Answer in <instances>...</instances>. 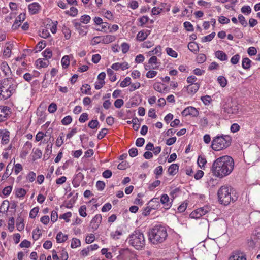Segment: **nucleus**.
<instances>
[{
  "instance_id": "1",
  "label": "nucleus",
  "mask_w": 260,
  "mask_h": 260,
  "mask_svg": "<svg viewBox=\"0 0 260 260\" xmlns=\"http://www.w3.org/2000/svg\"><path fill=\"white\" fill-rule=\"evenodd\" d=\"M234 167L233 159L231 156L225 155L217 158L214 161L211 170L215 176L222 178L232 172Z\"/></svg>"
},
{
  "instance_id": "2",
  "label": "nucleus",
  "mask_w": 260,
  "mask_h": 260,
  "mask_svg": "<svg viewBox=\"0 0 260 260\" xmlns=\"http://www.w3.org/2000/svg\"><path fill=\"white\" fill-rule=\"evenodd\" d=\"M168 237L167 229L165 226L157 224L149 230L148 239L153 244L163 243Z\"/></svg>"
},
{
  "instance_id": "3",
  "label": "nucleus",
  "mask_w": 260,
  "mask_h": 260,
  "mask_svg": "<svg viewBox=\"0 0 260 260\" xmlns=\"http://www.w3.org/2000/svg\"><path fill=\"white\" fill-rule=\"evenodd\" d=\"M126 241L137 250H141L145 245L144 234L139 230L135 231L134 233L129 235Z\"/></svg>"
},
{
  "instance_id": "4",
  "label": "nucleus",
  "mask_w": 260,
  "mask_h": 260,
  "mask_svg": "<svg viewBox=\"0 0 260 260\" xmlns=\"http://www.w3.org/2000/svg\"><path fill=\"white\" fill-rule=\"evenodd\" d=\"M231 137L229 135L217 136L212 142L211 147L215 151H219L228 147L231 144Z\"/></svg>"
},
{
  "instance_id": "5",
  "label": "nucleus",
  "mask_w": 260,
  "mask_h": 260,
  "mask_svg": "<svg viewBox=\"0 0 260 260\" xmlns=\"http://www.w3.org/2000/svg\"><path fill=\"white\" fill-rule=\"evenodd\" d=\"M232 188L228 186H222L218 191L219 202L224 205L230 204L233 199L231 196Z\"/></svg>"
},
{
  "instance_id": "6",
  "label": "nucleus",
  "mask_w": 260,
  "mask_h": 260,
  "mask_svg": "<svg viewBox=\"0 0 260 260\" xmlns=\"http://www.w3.org/2000/svg\"><path fill=\"white\" fill-rule=\"evenodd\" d=\"M136 255L128 248L120 249L119 255L117 256V260H136Z\"/></svg>"
},
{
  "instance_id": "7",
  "label": "nucleus",
  "mask_w": 260,
  "mask_h": 260,
  "mask_svg": "<svg viewBox=\"0 0 260 260\" xmlns=\"http://www.w3.org/2000/svg\"><path fill=\"white\" fill-rule=\"evenodd\" d=\"M17 85L14 84L10 85L8 88L0 86L1 95L2 100L7 99L15 91Z\"/></svg>"
},
{
  "instance_id": "8",
  "label": "nucleus",
  "mask_w": 260,
  "mask_h": 260,
  "mask_svg": "<svg viewBox=\"0 0 260 260\" xmlns=\"http://www.w3.org/2000/svg\"><path fill=\"white\" fill-rule=\"evenodd\" d=\"M224 111L228 114H236L238 112L239 107L232 102L224 104L223 106Z\"/></svg>"
},
{
  "instance_id": "9",
  "label": "nucleus",
  "mask_w": 260,
  "mask_h": 260,
  "mask_svg": "<svg viewBox=\"0 0 260 260\" xmlns=\"http://www.w3.org/2000/svg\"><path fill=\"white\" fill-rule=\"evenodd\" d=\"M10 108L8 106H0V122L6 121L10 113Z\"/></svg>"
},
{
  "instance_id": "10",
  "label": "nucleus",
  "mask_w": 260,
  "mask_h": 260,
  "mask_svg": "<svg viewBox=\"0 0 260 260\" xmlns=\"http://www.w3.org/2000/svg\"><path fill=\"white\" fill-rule=\"evenodd\" d=\"M184 116L191 115L193 117H197L199 115V111L196 108L192 106H189L186 108L181 113Z\"/></svg>"
},
{
  "instance_id": "11",
  "label": "nucleus",
  "mask_w": 260,
  "mask_h": 260,
  "mask_svg": "<svg viewBox=\"0 0 260 260\" xmlns=\"http://www.w3.org/2000/svg\"><path fill=\"white\" fill-rule=\"evenodd\" d=\"M102 221V215L96 214L91 220L90 226L93 230H97Z\"/></svg>"
},
{
  "instance_id": "12",
  "label": "nucleus",
  "mask_w": 260,
  "mask_h": 260,
  "mask_svg": "<svg viewBox=\"0 0 260 260\" xmlns=\"http://www.w3.org/2000/svg\"><path fill=\"white\" fill-rule=\"evenodd\" d=\"M229 260H246V257L243 253L236 251L232 253Z\"/></svg>"
},
{
  "instance_id": "13",
  "label": "nucleus",
  "mask_w": 260,
  "mask_h": 260,
  "mask_svg": "<svg viewBox=\"0 0 260 260\" xmlns=\"http://www.w3.org/2000/svg\"><path fill=\"white\" fill-rule=\"evenodd\" d=\"M41 8L38 3L34 2L28 5V8L29 12L31 14H35L39 12Z\"/></svg>"
},
{
  "instance_id": "14",
  "label": "nucleus",
  "mask_w": 260,
  "mask_h": 260,
  "mask_svg": "<svg viewBox=\"0 0 260 260\" xmlns=\"http://www.w3.org/2000/svg\"><path fill=\"white\" fill-rule=\"evenodd\" d=\"M129 68L128 63L126 62L122 63H115L111 66V68L113 70L117 71L121 69L122 70H124Z\"/></svg>"
},
{
  "instance_id": "15",
  "label": "nucleus",
  "mask_w": 260,
  "mask_h": 260,
  "mask_svg": "<svg viewBox=\"0 0 260 260\" xmlns=\"http://www.w3.org/2000/svg\"><path fill=\"white\" fill-rule=\"evenodd\" d=\"M160 202L164 205L165 208L169 209L171 206V202H170L169 196L167 194H164L161 196L160 199Z\"/></svg>"
},
{
  "instance_id": "16",
  "label": "nucleus",
  "mask_w": 260,
  "mask_h": 260,
  "mask_svg": "<svg viewBox=\"0 0 260 260\" xmlns=\"http://www.w3.org/2000/svg\"><path fill=\"white\" fill-rule=\"evenodd\" d=\"M150 31L148 30H142L139 31L137 35L138 41L142 42L145 40L150 34Z\"/></svg>"
},
{
  "instance_id": "17",
  "label": "nucleus",
  "mask_w": 260,
  "mask_h": 260,
  "mask_svg": "<svg viewBox=\"0 0 260 260\" xmlns=\"http://www.w3.org/2000/svg\"><path fill=\"white\" fill-rule=\"evenodd\" d=\"M187 91L188 93L194 94L200 88V84L195 83L193 84H190L186 87Z\"/></svg>"
},
{
  "instance_id": "18",
  "label": "nucleus",
  "mask_w": 260,
  "mask_h": 260,
  "mask_svg": "<svg viewBox=\"0 0 260 260\" xmlns=\"http://www.w3.org/2000/svg\"><path fill=\"white\" fill-rule=\"evenodd\" d=\"M37 68H45L49 64V61L46 59H38L36 61Z\"/></svg>"
},
{
  "instance_id": "19",
  "label": "nucleus",
  "mask_w": 260,
  "mask_h": 260,
  "mask_svg": "<svg viewBox=\"0 0 260 260\" xmlns=\"http://www.w3.org/2000/svg\"><path fill=\"white\" fill-rule=\"evenodd\" d=\"M9 132L5 131L3 132H0V136L2 137L1 143L3 144H7L9 142Z\"/></svg>"
},
{
  "instance_id": "20",
  "label": "nucleus",
  "mask_w": 260,
  "mask_h": 260,
  "mask_svg": "<svg viewBox=\"0 0 260 260\" xmlns=\"http://www.w3.org/2000/svg\"><path fill=\"white\" fill-rule=\"evenodd\" d=\"M0 68L5 76H8L9 73H11L10 68L8 63L5 61H4L1 63Z\"/></svg>"
},
{
  "instance_id": "21",
  "label": "nucleus",
  "mask_w": 260,
  "mask_h": 260,
  "mask_svg": "<svg viewBox=\"0 0 260 260\" xmlns=\"http://www.w3.org/2000/svg\"><path fill=\"white\" fill-rule=\"evenodd\" d=\"M188 48L191 52L197 53L199 51L198 44L194 42H191L188 44Z\"/></svg>"
},
{
  "instance_id": "22",
  "label": "nucleus",
  "mask_w": 260,
  "mask_h": 260,
  "mask_svg": "<svg viewBox=\"0 0 260 260\" xmlns=\"http://www.w3.org/2000/svg\"><path fill=\"white\" fill-rule=\"evenodd\" d=\"M116 37L113 35H106L104 36L102 39V43L104 44H109L114 41Z\"/></svg>"
},
{
  "instance_id": "23",
  "label": "nucleus",
  "mask_w": 260,
  "mask_h": 260,
  "mask_svg": "<svg viewBox=\"0 0 260 260\" xmlns=\"http://www.w3.org/2000/svg\"><path fill=\"white\" fill-rule=\"evenodd\" d=\"M25 15L20 14L19 16L16 19L14 23L12 26V28L14 29L18 28L20 26V23L21 21H23L25 19Z\"/></svg>"
},
{
  "instance_id": "24",
  "label": "nucleus",
  "mask_w": 260,
  "mask_h": 260,
  "mask_svg": "<svg viewBox=\"0 0 260 260\" xmlns=\"http://www.w3.org/2000/svg\"><path fill=\"white\" fill-rule=\"evenodd\" d=\"M149 206L153 209H156L160 206L159 199L157 198H153L149 202Z\"/></svg>"
},
{
  "instance_id": "25",
  "label": "nucleus",
  "mask_w": 260,
  "mask_h": 260,
  "mask_svg": "<svg viewBox=\"0 0 260 260\" xmlns=\"http://www.w3.org/2000/svg\"><path fill=\"white\" fill-rule=\"evenodd\" d=\"M215 54L216 57H217L218 59L220 60L221 61H225L228 59L227 55L222 51H217L215 52Z\"/></svg>"
},
{
  "instance_id": "26",
  "label": "nucleus",
  "mask_w": 260,
  "mask_h": 260,
  "mask_svg": "<svg viewBox=\"0 0 260 260\" xmlns=\"http://www.w3.org/2000/svg\"><path fill=\"white\" fill-rule=\"evenodd\" d=\"M68 236L67 235H63L61 232H59L56 236V239L57 243H62L67 240Z\"/></svg>"
},
{
  "instance_id": "27",
  "label": "nucleus",
  "mask_w": 260,
  "mask_h": 260,
  "mask_svg": "<svg viewBox=\"0 0 260 260\" xmlns=\"http://www.w3.org/2000/svg\"><path fill=\"white\" fill-rule=\"evenodd\" d=\"M23 218L21 216L17 218L16 220V227L18 231H21L24 228V223Z\"/></svg>"
},
{
  "instance_id": "28",
  "label": "nucleus",
  "mask_w": 260,
  "mask_h": 260,
  "mask_svg": "<svg viewBox=\"0 0 260 260\" xmlns=\"http://www.w3.org/2000/svg\"><path fill=\"white\" fill-rule=\"evenodd\" d=\"M179 166L176 164H172L168 169V172L170 175H173L177 173L178 171Z\"/></svg>"
},
{
  "instance_id": "29",
  "label": "nucleus",
  "mask_w": 260,
  "mask_h": 260,
  "mask_svg": "<svg viewBox=\"0 0 260 260\" xmlns=\"http://www.w3.org/2000/svg\"><path fill=\"white\" fill-rule=\"evenodd\" d=\"M202 216H203L211 211V208L209 206H205L197 209Z\"/></svg>"
},
{
  "instance_id": "30",
  "label": "nucleus",
  "mask_w": 260,
  "mask_h": 260,
  "mask_svg": "<svg viewBox=\"0 0 260 260\" xmlns=\"http://www.w3.org/2000/svg\"><path fill=\"white\" fill-rule=\"evenodd\" d=\"M207 162L205 157L199 156L198 158V164L201 168L204 169Z\"/></svg>"
},
{
  "instance_id": "31",
  "label": "nucleus",
  "mask_w": 260,
  "mask_h": 260,
  "mask_svg": "<svg viewBox=\"0 0 260 260\" xmlns=\"http://www.w3.org/2000/svg\"><path fill=\"white\" fill-rule=\"evenodd\" d=\"M251 61L248 58H244L242 60V66L244 69H248L250 67Z\"/></svg>"
},
{
  "instance_id": "32",
  "label": "nucleus",
  "mask_w": 260,
  "mask_h": 260,
  "mask_svg": "<svg viewBox=\"0 0 260 260\" xmlns=\"http://www.w3.org/2000/svg\"><path fill=\"white\" fill-rule=\"evenodd\" d=\"M153 88L155 90L159 92H161L164 90L166 87L165 85L163 84L160 83H156L154 84Z\"/></svg>"
},
{
  "instance_id": "33",
  "label": "nucleus",
  "mask_w": 260,
  "mask_h": 260,
  "mask_svg": "<svg viewBox=\"0 0 260 260\" xmlns=\"http://www.w3.org/2000/svg\"><path fill=\"white\" fill-rule=\"evenodd\" d=\"M62 31L64 35L65 38L67 40H68L70 38L71 36V31L68 27L64 26L62 27Z\"/></svg>"
},
{
  "instance_id": "34",
  "label": "nucleus",
  "mask_w": 260,
  "mask_h": 260,
  "mask_svg": "<svg viewBox=\"0 0 260 260\" xmlns=\"http://www.w3.org/2000/svg\"><path fill=\"white\" fill-rule=\"evenodd\" d=\"M161 46L158 45L156 46L153 50L149 52V55H152V54H156L158 56H159L161 52Z\"/></svg>"
},
{
  "instance_id": "35",
  "label": "nucleus",
  "mask_w": 260,
  "mask_h": 260,
  "mask_svg": "<svg viewBox=\"0 0 260 260\" xmlns=\"http://www.w3.org/2000/svg\"><path fill=\"white\" fill-rule=\"evenodd\" d=\"M46 46V43L45 41H40L36 46V52L41 51Z\"/></svg>"
},
{
  "instance_id": "36",
  "label": "nucleus",
  "mask_w": 260,
  "mask_h": 260,
  "mask_svg": "<svg viewBox=\"0 0 260 260\" xmlns=\"http://www.w3.org/2000/svg\"><path fill=\"white\" fill-rule=\"evenodd\" d=\"M217 81L218 83L222 87H225L226 85H227V80L224 77L222 76H219L218 77Z\"/></svg>"
},
{
  "instance_id": "37",
  "label": "nucleus",
  "mask_w": 260,
  "mask_h": 260,
  "mask_svg": "<svg viewBox=\"0 0 260 260\" xmlns=\"http://www.w3.org/2000/svg\"><path fill=\"white\" fill-rule=\"evenodd\" d=\"M131 84V79L129 77H126L120 83V86L121 87H125Z\"/></svg>"
},
{
  "instance_id": "38",
  "label": "nucleus",
  "mask_w": 260,
  "mask_h": 260,
  "mask_svg": "<svg viewBox=\"0 0 260 260\" xmlns=\"http://www.w3.org/2000/svg\"><path fill=\"white\" fill-rule=\"evenodd\" d=\"M81 245V242L79 239L74 238L72 240L71 247L72 248H76Z\"/></svg>"
},
{
  "instance_id": "39",
  "label": "nucleus",
  "mask_w": 260,
  "mask_h": 260,
  "mask_svg": "<svg viewBox=\"0 0 260 260\" xmlns=\"http://www.w3.org/2000/svg\"><path fill=\"white\" fill-rule=\"evenodd\" d=\"M149 18L147 16H143L139 18L138 20L140 22V26H143L149 21Z\"/></svg>"
},
{
  "instance_id": "40",
  "label": "nucleus",
  "mask_w": 260,
  "mask_h": 260,
  "mask_svg": "<svg viewBox=\"0 0 260 260\" xmlns=\"http://www.w3.org/2000/svg\"><path fill=\"white\" fill-rule=\"evenodd\" d=\"M166 50L167 54L169 56L174 58L177 57V53L175 50H173L171 48L168 47L166 49Z\"/></svg>"
},
{
  "instance_id": "41",
  "label": "nucleus",
  "mask_w": 260,
  "mask_h": 260,
  "mask_svg": "<svg viewBox=\"0 0 260 260\" xmlns=\"http://www.w3.org/2000/svg\"><path fill=\"white\" fill-rule=\"evenodd\" d=\"M41 235V230L39 229H36L32 232V238L34 240H38Z\"/></svg>"
},
{
  "instance_id": "42",
  "label": "nucleus",
  "mask_w": 260,
  "mask_h": 260,
  "mask_svg": "<svg viewBox=\"0 0 260 260\" xmlns=\"http://www.w3.org/2000/svg\"><path fill=\"white\" fill-rule=\"evenodd\" d=\"M61 64L64 68H67L70 64V60L69 56L66 55L62 57L61 59Z\"/></svg>"
},
{
  "instance_id": "43",
  "label": "nucleus",
  "mask_w": 260,
  "mask_h": 260,
  "mask_svg": "<svg viewBox=\"0 0 260 260\" xmlns=\"http://www.w3.org/2000/svg\"><path fill=\"white\" fill-rule=\"evenodd\" d=\"M107 74L110 76V80L112 82H114L116 80V75L114 74V72L111 69H108L107 70Z\"/></svg>"
},
{
  "instance_id": "44",
  "label": "nucleus",
  "mask_w": 260,
  "mask_h": 260,
  "mask_svg": "<svg viewBox=\"0 0 260 260\" xmlns=\"http://www.w3.org/2000/svg\"><path fill=\"white\" fill-rule=\"evenodd\" d=\"M36 177V174L35 172L31 171L28 173L26 176V179L30 182H32L35 181Z\"/></svg>"
},
{
  "instance_id": "45",
  "label": "nucleus",
  "mask_w": 260,
  "mask_h": 260,
  "mask_svg": "<svg viewBox=\"0 0 260 260\" xmlns=\"http://www.w3.org/2000/svg\"><path fill=\"white\" fill-rule=\"evenodd\" d=\"M201 100L205 105H209L212 101V98L210 95H207L202 96Z\"/></svg>"
},
{
  "instance_id": "46",
  "label": "nucleus",
  "mask_w": 260,
  "mask_h": 260,
  "mask_svg": "<svg viewBox=\"0 0 260 260\" xmlns=\"http://www.w3.org/2000/svg\"><path fill=\"white\" fill-rule=\"evenodd\" d=\"M31 147L32 144L31 142L27 141L25 143L23 149L26 154H28V152L30 151Z\"/></svg>"
},
{
  "instance_id": "47",
  "label": "nucleus",
  "mask_w": 260,
  "mask_h": 260,
  "mask_svg": "<svg viewBox=\"0 0 260 260\" xmlns=\"http://www.w3.org/2000/svg\"><path fill=\"white\" fill-rule=\"evenodd\" d=\"M215 32H213L211 34H210L209 35H207L206 36L204 37L202 39V41L205 42H209L211 41L215 37Z\"/></svg>"
},
{
  "instance_id": "48",
  "label": "nucleus",
  "mask_w": 260,
  "mask_h": 260,
  "mask_svg": "<svg viewBox=\"0 0 260 260\" xmlns=\"http://www.w3.org/2000/svg\"><path fill=\"white\" fill-rule=\"evenodd\" d=\"M127 7L131 8L133 10H135L138 8L139 3L137 1L132 0L129 2Z\"/></svg>"
},
{
  "instance_id": "49",
  "label": "nucleus",
  "mask_w": 260,
  "mask_h": 260,
  "mask_svg": "<svg viewBox=\"0 0 260 260\" xmlns=\"http://www.w3.org/2000/svg\"><path fill=\"white\" fill-rule=\"evenodd\" d=\"M39 210V208L38 207H34L30 210L29 213V217L31 218H34L37 215Z\"/></svg>"
},
{
  "instance_id": "50",
  "label": "nucleus",
  "mask_w": 260,
  "mask_h": 260,
  "mask_svg": "<svg viewBox=\"0 0 260 260\" xmlns=\"http://www.w3.org/2000/svg\"><path fill=\"white\" fill-rule=\"evenodd\" d=\"M190 218H194V219H199L200 218L201 216H202L201 214V213L199 212V211H198V209H196L195 210H194L193 211H192L190 214Z\"/></svg>"
},
{
  "instance_id": "51",
  "label": "nucleus",
  "mask_w": 260,
  "mask_h": 260,
  "mask_svg": "<svg viewBox=\"0 0 260 260\" xmlns=\"http://www.w3.org/2000/svg\"><path fill=\"white\" fill-rule=\"evenodd\" d=\"M15 219L14 217H11L9 220L8 229L10 232H12L14 229Z\"/></svg>"
},
{
  "instance_id": "52",
  "label": "nucleus",
  "mask_w": 260,
  "mask_h": 260,
  "mask_svg": "<svg viewBox=\"0 0 260 260\" xmlns=\"http://www.w3.org/2000/svg\"><path fill=\"white\" fill-rule=\"evenodd\" d=\"M26 193V190L23 188L17 189L16 191V195L17 197H23Z\"/></svg>"
},
{
  "instance_id": "53",
  "label": "nucleus",
  "mask_w": 260,
  "mask_h": 260,
  "mask_svg": "<svg viewBox=\"0 0 260 260\" xmlns=\"http://www.w3.org/2000/svg\"><path fill=\"white\" fill-rule=\"evenodd\" d=\"M63 143V133H61V135H59L56 139L55 144L58 147H60Z\"/></svg>"
},
{
  "instance_id": "54",
  "label": "nucleus",
  "mask_w": 260,
  "mask_h": 260,
  "mask_svg": "<svg viewBox=\"0 0 260 260\" xmlns=\"http://www.w3.org/2000/svg\"><path fill=\"white\" fill-rule=\"evenodd\" d=\"M122 233L121 231H116L115 232H113L110 234L111 237L114 239L117 240L119 239V236L122 235Z\"/></svg>"
},
{
  "instance_id": "55",
  "label": "nucleus",
  "mask_w": 260,
  "mask_h": 260,
  "mask_svg": "<svg viewBox=\"0 0 260 260\" xmlns=\"http://www.w3.org/2000/svg\"><path fill=\"white\" fill-rule=\"evenodd\" d=\"M91 18L89 15H84L81 17L80 21L81 23L87 24L90 22Z\"/></svg>"
},
{
  "instance_id": "56",
  "label": "nucleus",
  "mask_w": 260,
  "mask_h": 260,
  "mask_svg": "<svg viewBox=\"0 0 260 260\" xmlns=\"http://www.w3.org/2000/svg\"><path fill=\"white\" fill-rule=\"evenodd\" d=\"M72 121V118L70 116H67L64 117L61 120L62 124L64 125H67L71 123Z\"/></svg>"
},
{
  "instance_id": "57",
  "label": "nucleus",
  "mask_w": 260,
  "mask_h": 260,
  "mask_svg": "<svg viewBox=\"0 0 260 260\" xmlns=\"http://www.w3.org/2000/svg\"><path fill=\"white\" fill-rule=\"evenodd\" d=\"M40 36L42 38H46L50 36V33L47 29L45 28H42L40 31Z\"/></svg>"
},
{
  "instance_id": "58",
  "label": "nucleus",
  "mask_w": 260,
  "mask_h": 260,
  "mask_svg": "<svg viewBox=\"0 0 260 260\" xmlns=\"http://www.w3.org/2000/svg\"><path fill=\"white\" fill-rule=\"evenodd\" d=\"M86 207L85 205H82L80 207L79 210V213L81 216L85 217L87 216L86 213Z\"/></svg>"
},
{
  "instance_id": "59",
  "label": "nucleus",
  "mask_w": 260,
  "mask_h": 260,
  "mask_svg": "<svg viewBox=\"0 0 260 260\" xmlns=\"http://www.w3.org/2000/svg\"><path fill=\"white\" fill-rule=\"evenodd\" d=\"M206 60V56L204 54H199L197 57V61L199 63H202Z\"/></svg>"
},
{
  "instance_id": "60",
  "label": "nucleus",
  "mask_w": 260,
  "mask_h": 260,
  "mask_svg": "<svg viewBox=\"0 0 260 260\" xmlns=\"http://www.w3.org/2000/svg\"><path fill=\"white\" fill-rule=\"evenodd\" d=\"M57 110V105L55 103H52L48 107V110L50 113H54Z\"/></svg>"
},
{
  "instance_id": "61",
  "label": "nucleus",
  "mask_w": 260,
  "mask_h": 260,
  "mask_svg": "<svg viewBox=\"0 0 260 260\" xmlns=\"http://www.w3.org/2000/svg\"><path fill=\"white\" fill-rule=\"evenodd\" d=\"M133 127L134 130L138 131L140 127V123L137 118H133L132 119Z\"/></svg>"
},
{
  "instance_id": "62",
  "label": "nucleus",
  "mask_w": 260,
  "mask_h": 260,
  "mask_svg": "<svg viewBox=\"0 0 260 260\" xmlns=\"http://www.w3.org/2000/svg\"><path fill=\"white\" fill-rule=\"evenodd\" d=\"M72 216V213L71 212H68L63 214L62 215L60 216V218L66 220V222H68L70 221V218Z\"/></svg>"
},
{
  "instance_id": "63",
  "label": "nucleus",
  "mask_w": 260,
  "mask_h": 260,
  "mask_svg": "<svg viewBox=\"0 0 260 260\" xmlns=\"http://www.w3.org/2000/svg\"><path fill=\"white\" fill-rule=\"evenodd\" d=\"M183 25L185 29L189 31H193V26L191 24V23L189 22L186 21L183 23Z\"/></svg>"
},
{
  "instance_id": "64",
  "label": "nucleus",
  "mask_w": 260,
  "mask_h": 260,
  "mask_svg": "<svg viewBox=\"0 0 260 260\" xmlns=\"http://www.w3.org/2000/svg\"><path fill=\"white\" fill-rule=\"evenodd\" d=\"M108 129L107 128H103L99 132L97 138L98 139L101 140L103 139L107 133Z\"/></svg>"
}]
</instances>
